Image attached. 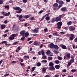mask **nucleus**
Returning a JSON list of instances; mask_svg holds the SVG:
<instances>
[{"label":"nucleus","mask_w":77,"mask_h":77,"mask_svg":"<svg viewBox=\"0 0 77 77\" xmlns=\"http://www.w3.org/2000/svg\"><path fill=\"white\" fill-rule=\"evenodd\" d=\"M56 25L57 26V29H61V26L62 25V22L61 21L58 22Z\"/></svg>","instance_id":"f257e3e1"},{"label":"nucleus","mask_w":77,"mask_h":77,"mask_svg":"<svg viewBox=\"0 0 77 77\" xmlns=\"http://www.w3.org/2000/svg\"><path fill=\"white\" fill-rule=\"evenodd\" d=\"M62 16V15H60L59 17H56L55 21L56 22H58L60 21H61L62 19H61V17Z\"/></svg>","instance_id":"f03ea898"},{"label":"nucleus","mask_w":77,"mask_h":77,"mask_svg":"<svg viewBox=\"0 0 77 77\" xmlns=\"http://www.w3.org/2000/svg\"><path fill=\"white\" fill-rule=\"evenodd\" d=\"M66 55L68 60H69V59H70V58L71 57V55L70 54V53H66Z\"/></svg>","instance_id":"7ed1b4c3"},{"label":"nucleus","mask_w":77,"mask_h":77,"mask_svg":"<svg viewBox=\"0 0 77 77\" xmlns=\"http://www.w3.org/2000/svg\"><path fill=\"white\" fill-rule=\"evenodd\" d=\"M2 14H3V15H5V16H9V15H10V14L11 13L10 12H8V13H6L5 14V12L4 11H2Z\"/></svg>","instance_id":"20e7f679"},{"label":"nucleus","mask_w":77,"mask_h":77,"mask_svg":"<svg viewBox=\"0 0 77 77\" xmlns=\"http://www.w3.org/2000/svg\"><path fill=\"white\" fill-rule=\"evenodd\" d=\"M75 29V27L72 26H71L69 27V30L70 31H74Z\"/></svg>","instance_id":"39448f33"},{"label":"nucleus","mask_w":77,"mask_h":77,"mask_svg":"<svg viewBox=\"0 0 77 77\" xmlns=\"http://www.w3.org/2000/svg\"><path fill=\"white\" fill-rule=\"evenodd\" d=\"M5 44V45H11L10 44H8V42L6 41H2L1 43H0V44Z\"/></svg>","instance_id":"423d86ee"},{"label":"nucleus","mask_w":77,"mask_h":77,"mask_svg":"<svg viewBox=\"0 0 77 77\" xmlns=\"http://www.w3.org/2000/svg\"><path fill=\"white\" fill-rule=\"evenodd\" d=\"M39 28L38 27L36 28L35 29L32 30L33 33H38V30Z\"/></svg>","instance_id":"0eeeda50"},{"label":"nucleus","mask_w":77,"mask_h":77,"mask_svg":"<svg viewBox=\"0 0 77 77\" xmlns=\"http://www.w3.org/2000/svg\"><path fill=\"white\" fill-rule=\"evenodd\" d=\"M26 32V31L25 30H23L20 32V35H22V36H24V34H25V33Z\"/></svg>","instance_id":"6e6552de"},{"label":"nucleus","mask_w":77,"mask_h":77,"mask_svg":"<svg viewBox=\"0 0 77 77\" xmlns=\"http://www.w3.org/2000/svg\"><path fill=\"white\" fill-rule=\"evenodd\" d=\"M17 17H19V20H20L22 18H23V15H17Z\"/></svg>","instance_id":"1a4fd4ad"},{"label":"nucleus","mask_w":77,"mask_h":77,"mask_svg":"<svg viewBox=\"0 0 77 77\" xmlns=\"http://www.w3.org/2000/svg\"><path fill=\"white\" fill-rule=\"evenodd\" d=\"M54 44L53 43H51L49 47L50 48H54Z\"/></svg>","instance_id":"9d476101"},{"label":"nucleus","mask_w":77,"mask_h":77,"mask_svg":"<svg viewBox=\"0 0 77 77\" xmlns=\"http://www.w3.org/2000/svg\"><path fill=\"white\" fill-rule=\"evenodd\" d=\"M13 8L14 9V10H16V11H17L18 10H19L20 9V7H13Z\"/></svg>","instance_id":"9b49d317"},{"label":"nucleus","mask_w":77,"mask_h":77,"mask_svg":"<svg viewBox=\"0 0 77 77\" xmlns=\"http://www.w3.org/2000/svg\"><path fill=\"white\" fill-rule=\"evenodd\" d=\"M61 11H62L63 12L66 11V7H63L61 8Z\"/></svg>","instance_id":"f8f14e48"},{"label":"nucleus","mask_w":77,"mask_h":77,"mask_svg":"<svg viewBox=\"0 0 77 77\" xmlns=\"http://www.w3.org/2000/svg\"><path fill=\"white\" fill-rule=\"evenodd\" d=\"M50 70H52L54 71L55 70V68L54 66H51L49 68Z\"/></svg>","instance_id":"ddd939ff"},{"label":"nucleus","mask_w":77,"mask_h":77,"mask_svg":"<svg viewBox=\"0 0 77 77\" xmlns=\"http://www.w3.org/2000/svg\"><path fill=\"white\" fill-rule=\"evenodd\" d=\"M1 27L2 29H4L6 27V25H2L1 26Z\"/></svg>","instance_id":"4468645a"},{"label":"nucleus","mask_w":77,"mask_h":77,"mask_svg":"<svg viewBox=\"0 0 77 77\" xmlns=\"http://www.w3.org/2000/svg\"><path fill=\"white\" fill-rule=\"evenodd\" d=\"M62 47L63 49H64V50H66V49H67V48H66V46L64 45H62Z\"/></svg>","instance_id":"2eb2a0df"},{"label":"nucleus","mask_w":77,"mask_h":77,"mask_svg":"<svg viewBox=\"0 0 77 77\" xmlns=\"http://www.w3.org/2000/svg\"><path fill=\"white\" fill-rule=\"evenodd\" d=\"M56 64H59V63H60V61H59V60H56L54 62Z\"/></svg>","instance_id":"dca6fc26"},{"label":"nucleus","mask_w":77,"mask_h":77,"mask_svg":"<svg viewBox=\"0 0 77 77\" xmlns=\"http://www.w3.org/2000/svg\"><path fill=\"white\" fill-rule=\"evenodd\" d=\"M72 24V22L71 21H69L67 23V24L68 26H70Z\"/></svg>","instance_id":"f3484780"},{"label":"nucleus","mask_w":77,"mask_h":77,"mask_svg":"<svg viewBox=\"0 0 77 77\" xmlns=\"http://www.w3.org/2000/svg\"><path fill=\"white\" fill-rule=\"evenodd\" d=\"M34 44L35 45L38 46L39 45V43L38 42H35L34 43Z\"/></svg>","instance_id":"a211bd4d"},{"label":"nucleus","mask_w":77,"mask_h":77,"mask_svg":"<svg viewBox=\"0 0 77 77\" xmlns=\"http://www.w3.org/2000/svg\"><path fill=\"white\" fill-rule=\"evenodd\" d=\"M19 11H17L16 13L17 14H20V13H21V12L22 11V9L20 8V9L19 10Z\"/></svg>","instance_id":"6ab92c4d"},{"label":"nucleus","mask_w":77,"mask_h":77,"mask_svg":"<svg viewBox=\"0 0 77 77\" xmlns=\"http://www.w3.org/2000/svg\"><path fill=\"white\" fill-rule=\"evenodd\" d=\"M54 48H55L56 50H57L58 49H59V47L57 45H54Z\"/></svg>","instance_id":"aec40b11"},{"label":"nucleus","mask_w":77,"mask_h":77,"mask_svg":"<svg viewBox=\"0 0 77 77\" xmlns=\"http://www.w3.org/2000/svg\"><path fill=\"white\" fill-rule=\"evenodd\" d=\"M49 66H54V63L52 62H50L49 63Z\"/></svg>","instance_id":"412c9836"},{"label":"nucleus","mask_w":77,"mask_h":77,"mask_svg":"<svg viewBox=\"0 0 77 77\" xmlns=\"http://www.w3.org/2000/svg\"><path fill=\"white\" fill-rule=\"evenodd\" d=\"M47 69H46V68H45V67H44L42 70V72H46V70Z\"/></svg>","instance_id":"4be33fe9"},{"label":"nucleus","mask_w":77,"mask_h":77,"mask_svg":"<svg viewBox=\"0 0 77 77\" xmlns=\"http://www.w3.org/2000/svg\"><path fill=\"white\" fill-rule=\"evenodd\" d=\"M55 67L56 69H59L60 68V66L59 65H56Z\"/></svg>","instance_id":"5701e85b"},{"label":"nucleus","mask_w":77,"mask_h":77,"mask_svg":"<svg viewBox=\"0 0 77 77\" xmlns=\"http://www.w3.org/2000/svg\"><path fill=\"white\" fill-rule=\"evenodd\" d=\"M58 59L60 60H62L63 59V58L62 57H61L60 56L57 57Z\"/></svg>","instance_id":"b1692460"},{"label":"nucleus","mask_w":77,"mask_h":77,"mask_svg":"<svg viewBox=\"0 0 77 77\" xmlns=\"http://www.w3.org/2000/svg\"><path fill=\"white\" fill-rule=\"evenodd\" d=\"M4 7L5 8H7L8 10H9V6L8 5H5L4 6Z\"/></svg>","instance_id":"393cba45"},{"label":"nucleus","mask_w":77,"mask_h":77,"mask_svg":"<svg viewBox=\"0 0 77 77\" xmlns=\"http://www.w3.org/2000/svg\"><path fill=\"white\" fill-rule=\"evenodd\" d=\"M29 35V34L28 33V32H26L25 33V37H27V36H28Z\"/></svg>","instance_id":"a878e982"},{"label":"nucleus","mask_w":77,"mask_h":77,"mask_svg":"<svg viewBox=\"0 0 77 77\" xmlns=\"http://www.w3.org/2000/svg\"><path fill=\"white\" fill-rule=\"evenodd\" d=\"M64 3V2L63 1H60L59 2V4H60V5H63Z\"/></svg>","instance_id":"bb28decb"},{"label":"nucleus","mask_w":77,"mask_h":77,"mask_svg":"<svg viewBox=\"0 0 77 77\" xmlns=\"http://www.w3.org/2000/svg\"><path fill=\"white\" fill-rule=\"evenodd\" d=\"M22 36L23 37L21 38V40L22 41H23L24 40V39H25V38H26V37L24 36V35H23V36Z\"/></svg>","instance_id":"cd10ccee"},{"label":"nucleus","mask_w":77,"mask_h":77,"mask_svg":"<svg viewBox=\"0 0 77 77\" xmlns=\"http://www.w3.org/2000/svg\"><path fill=\"white\" fill-rule=\"evenodd\" d=\"M57 32H56L53 34V35H54V36L56 35L57 36H59V35H57Z\"/></svg>","instance_id":"c85d7f7f"},{"label":"nucleus","mask_w":77,"mask_h":77,"mask_svg":"<svg viewBox=\"0 0 77 77\" xmlns=\"http://www.w3.org/2000/svg\"><path fill=\"white\" fill-rule=\"evenodd\" d=\"M50 17L48 16L46 17L45 19L47 21H49L50 20Z\"/></svg>","instance_id":"c756f323"},{"label":"nucleus","mask_w":77,"mask_h":77,"mask_svg":"<svg viewBox=\"0 0 77 77\" xmlns=\"http://www.w3.org/2000/svg\"><path fill=\"white\" fill-rule=\"evenodd\" d=\"M41 65V64L39 62L37 63V66H40Z\"/></svg>","instance_id":"7c9ffc66"},{"label":"nucleus","mask_w":77,"mask_h":77,"mask_svg":"<svg viewBox=\"0 0 77 77\" xmlns=\"http://www.w3.org/2000/svg\"><path fill=\"white\" fill-rule=\"evenodd\" d=\"M9 39L11 40H14V37H12V36L11 37H10Z\"/></svg>","instance_id":"2f4dec72"},{"label":"nucleus","mask_w":77,"mask_h":77,"mask_svg":"<svg viewBox=\"0 0 77 77\" xmlns=\"http://www.w3.org/2000/svg\"><path fill=\"white\" fill-rule=\"evenodd\" d=\"M30 17V16L29 15H27L26 16H25L24 17L25 18H26V19L27 18H29Z\"/></svg>","instance_id":"473e14b6"},{"label":"nucleus","mask_w":77,"mask_h":77,"mask_svg":"<svg viewBox=\"0 0 77 77\" xmlns=\"http://www.w3.org/2000/svg\"><path fill=\"white\" fill-rule=\"evenodd\" d=\"M53 6L54 7H57L58 6V4L56 3H55L54 4Z\"/></svg>","instance_id":"72a5a7b5"},{"label":"nucleus","mask_w":77,"mask_h":77,"mask_svg":"<svg viewBox=\"0 0 77 77\" xmlns=\"http://www.w3.org/2000/svg\"><path fill=\"white\" fill-rule=\"evenodd\" d=\"M53 59V57H48V60H52Z\"/></svg>","instance_id":"f704fd0d"},{"label":"nucleus","mask_w":77,"mask_h":77,"mask_svg":"<svg viewBox=\"0 0 77 77\" xmlns=\"http://www.w3.org/2000/svg\"><path fill=\"white\" fill-rule=\"evenodd\" d=\"M51 53V51L50 50L47 51L46 52V54H50Z\"/></svg>","instance_id":"c9c22d12"},{"label":"nucleus","mask_w":77,"mask_h":77,"mask_svg":"<svg viewBox=\"0 0 77 77\" xmlns=\"http://www.w3.org/2000/svg\"><path fill=\"white\" fill-rule=\"evenodd\" d=\"M53 52L54 53H55V54H58V53H59V51H57L54 50Z\"/></svg>","instance_id":"e433bc0d"},{"label":"nucleus","mask_w":77,"mask_h":77,"mask_svg":"<svg viewBox=\"0 0 77 77\" xmlns=\"http://www.w3.org/2000/svg\"><path fill=\"white\" fill-rule=\"evenodd\" d=\"M18 44V42H15L13 44V45H17Z\"/></svg>","instance_id":"4c0bfd02"},{"label":"nucleus","mask_w":77,"mask_h":77,"mask_svg":"<svg viewBox=\"0 0 77 77\" xmlns=\"http://www.w3.org/2000/svg\"><path fill=\"white\" fill-rule=\"evenodd\" d=\"M36 68V67H34L32 68V72H33L34 71H35V69Z\"/></svg>","instance_id":"58836bf2"},{"label":"nucleus","mask_w":77,"mask_h":77,"mask_svg":"<svg viewBox=\"0 0 77 77\" xmlns=\"http://www.w3.org/2000/svg\"><path fill=\"white\" fill-rule=\"evenodd\" d=\"M70 61L71 62V63H74V59L72 58L70 60Z\"/></svg>","instance_id":"ea45409f"},{"label":"nucleus","mask_w":77,"mask_h":77,"mask_svg":"<svg viewBox=\"0 0 77 77\" xmlns=\"http://www.w3.org/2000/svg\"><path fill=\"white\" fill-rule=\"evenodd\" d=\"M41 52L42 56H44V51L42 50Z\"/></svg>","instance_id":"a19ab883"},{"label":"nucleus","mask_w":77,"mask_h":77,"mask_svg":"<svg viewBox=\"0 0 77 77\" xmlns=\"http://www.w3.org/2000/svg\"><path fill=\"white\" fill-rule=\"evenodd\" d=\"M54 21H55V19H54V18H53L52 19L51 22V23H54Z\"/></svg>","instance_id":"79ce46f5"},{"label":"nucleus","mask_w":77,"mask_h":77,"mask_svg":"<svg viewBox=\"0 0 77 77\" xmlns=\"http://www.w3.org/2000/svg\"><path fill=\"white\" fill-rule=\"evenodd\" d=\"M74 38L70 36V38H69V39L70 41H72V40H73Z\"/></svg>","instance_id":"37998d69"},{"label":"nucleus","mask_w":77,"mask_h":77,"mask_svg":"<svg viewBox=\"0 0 77 77\" xmlns=\"http://www.w3.org/2000/svg\"><path fill=\"white\" fill-rule=\"evenodd\" d=\"M71 71L72 72H75L76 71V69H73L71 70Z\"/></svg>","instance_id":"c03bdc74"},{"label":"nucleus","mask_w":77,"mask_h":77,"mask_svg":"<svg viewBox=\"0 0 77 77\" xmlns=\"http://www.w3.org/2000/svg\"><path fill=\"white\" fill-rule=\"evenodd\" d=\"M11 36L13 37H15L16 36V34H13L11 35Z\"/></svg>","instance_id":"a18cd8bd"},{"label":"nucleus","mask_w":77,"mask_h":77,"mask_svg":"<svg viewBox=\"0 0 77 77\" xmlns=\"http://www.w3.org/2000/svg\"><path fill=\"white\" fill-rule=\"evenodd\" d=\"M3 4V0H0V5H2Z\"/></svg>","instance_id":"49530a36"},{"label":"nucleus","mask_w":77,"mask_h":77,"mask_svg":"<svg viewBox=\"0 0 77 77\" xmlns=\"http://www.w3.org/2000/svg\"><path fill=\"white\" fill-rule=\"evenodd\" d=\"M42 62H45V63H46V62H47V61L46 60H43Z\"/></svg>","instance_id":"de8ad7c7"},{"label":"nucleus","mask_w":77,"mask_h":77,"mask_svg":"<svg viewBox=\"0 0 77 77\" xmlns=\"http://www.w3.org/2000/svg\"><path fill=\"white\" fill-rule=\"evenodd\" d=\"M41 53H42V52L41 51H39L38 53V55H41Z\"/></svg>","instance_id":"09e8293b"},{"label":"nucleus","mask_w":77,"mask_h":77,"mask_svg":"<svg viewBox=\"0 0 77 77\" xmlns=\"http://www.w3.org/2000/svg\"><path fill=\"white\" fill-rule=\"evenodd\" d=\"M34 19L35 17H32L30 18V20H33Z\"/></svg>","instance_id":"8fccbe9b"},{"label":"nucleus","mask_w":77,"mask_h":77,"mask_svg":"<svg viewBox=\"0 0 77 77\" xmlns=\"http://www.w3.org/2000/svg\"><path fill=\"white\" fill-rule=\"evenodd\" d=\"M23 0V3H27V0Z\"/></svg>","instance_id":"3c124183"},{"label":"nucleus","mask_w":77,"mask_h":77,"mask_svg":"<svg viewBox=\"0 0 77 77\" xmlns=\"http://www.w3.org/2000/svg\"><path fill=\"white\" fill-rule=\"evenodd\" d=\"M71 62H69L68 65L69 66H70L71 65Z\"/></svg>","instance_id":"603ef678"},{"label":"nucleus","mask_w":77,"mask_h":77,"mask_svg":"<svg viewBox=\"0 0 77 77\" xmlns=\"http://www.w3.org/2000/svg\"><path fill=\"white\" fill-rule=\"evenodd\" d=\"M9 3H12L14 2V1L12 0H10L9 1Z\"/></svg>","instance_id":"864d4df0"},{"label":"nucleus","mask_w":77,"mask_h":77,"mask_svg":"<svg viewBox=\"0 0 77 77\" xmlns=\"http://www.w3.org/2000/svg\"><path fill=\"white\" fill-rule=\"evenodd\" d=\"M45 16H44L42 18L41 20V21H42V20H43L44 19V18H45Z\"/></svg>","instance_id":"5fc2aeb1"},{"label":"nucleus","mask_w":77,"mask_h":77,"mask_svg":"<svg viewBox=\"0 0 77 77\" xmlns=\"http://www.w3.org/2000/svg\"><path fill=\"white\" fill-rule=\"evenodd\" d=\"M71 36L73 38H74V36H75V35H74L72 34H71Z\"/></svg>","instance_id":"6e6d98bb"},{"label":"nucleus","mask_w":77,"mask_h":77,"mask_svg":"<svg viewBox=\"0 0 77 77\" xmlns=\"http://www.w3.org/2000/svg\"><path fill=\"white\" fill-rule=\"evenodd\" d=\"M20 64L21 66H24V63H20Z\"/></svg>","instance_id":"4d7b16f0"},{"label":"nucleus","mask_w":77,"mask_h":77,"mask_svg":"<svg viewBox=\"0 0 77 77\" xmlns=\"http://www.w3.org/2000/svg\"><path fill=\"white\" fill-rule=\"evenodd\" d=\"M44 30L45 31V32H46L47 31V28H46Z\"/></svg>","instance_id":"13d9d810"},{"label":"nucleus","mask_w":77,"mask_h":77,"mask_svg":"<svg viewBox=\"0 0 77 77\" xmlns=\"http://www.w3.org/2000/svg\"><path fill=\"white\" fill-rule=\"evenodd\" d=\"M17 48L19 50H20V49H21V46H19Z\"/></svg>","instance_id":"bf43d9fd"},{"label":"nucleus","mask_w":77,"mask_h":77,"mask_svg":"<svg viewBox=\"0 0 77 77\" xmlns=\"http://www.w3.org/2000/svg\"><path fill=\"white\" fill-rule=\"evenodd\" d=\"M74 41L75 42H77V37L75 39Z\"/></svg>","instance_id":"052dcab7"},{"label":"nucleus","mask_w":77,"mask_h":77,"mask_svg":"<svg viewBox=\"0 0 77 77\" xmlns=\"http://www.w3.org/2000/svg\"><path fill=\"white\" fill-rule=\"evenodd\" d=\"M4 23L5 24H7L8 23V20H6L4 21Z\"/></svg>","instance_id":"680f3d73"},{"label":"nucleus","mask_w":77,"mask_h":77,"mask_svg":"<svg viewBox=\"0 0 77 77\" xmlns=\"http://www.w3.org/2000/svg\"><path fill=\"white\" fill-rule=\"evenodd\" d=\"M43 12V11H40V12H39L38 14H41V13H42V12Z\"/></svg>","instance_id":"e2e57ef3"},{"label":"nucleus","mask_w":77,"mask_h":77,"mask_svg":"<svg viewBox=\"0 0 77 77\" xmlns=\"http://www.w3.org/2000/svg\"><path fill=\"white\" fill-rule=\"evenodd\" d=\"M42 58L43 59H45L46 58V56H43Z\"/></svg>","instance_id":"0e129e2a"},{"label":"nucleus","mask_w":77,"mask_h":77,"mask_svg":"<svg viewBox=\"0 0 77 77\" xmlns=\"http://www.w3.org/2000/svg\"><path fill=\"white\" fill-rule=\"evenodd\" d=\"M24 57H26V58H28V59H29V56H25Z\"/></svg>","instance_id":"69168bd1"},{"label":"nucleus","mask_w":77,"mask_h":77,"mask_svg":"<svg viewBox=\"0 0 77 77\" xmlns=\"http://www.w3.org/2000/svg\"><path fill=\"white\" fill-rule=\"evenodd\" d=\"M66 69H64L63 70V72H66Z\"/></svg>","instance_id":"338daca9"},{"label":"nucleus","mask_w":77,"mask_h":77,"mask_svg":"<svg viewBox=\"0 0 77 77\" xmlns=\"http://www.w3.org/2000/svg\"><path fill=\"white\" fill-rule=\"evenodd\" d=\"M50 15V13H48V14H46L45 15V16H48V15Z\"/></svg>","instance_id":"774afa93"}]
</instances>
